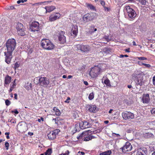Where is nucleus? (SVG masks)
Here are the masks:
<instances>
[{
  "label": "nucleus",
  "instance_id": "nucleus-1",
  "mask_svg": "<svg viewBox=\"0 0 155 155\" xmlns=\"http://www.w3.org/2000/svg\"><path fill=\"white\" fill-rule=\"evenodd\" d=\"M16 43L15 40L13 38L9 39L6 43L7 51L5 52V61L8 64L10 63L12 58V53L15 48Z\"/></svg>",
  "mask_w": 155,
  "mask_h": 155
},
{
  "label": "nucleus",
  "instance_id": "nucleus-2",
  "mask_svg": "<svg viewBox=\"0 0 155 155\" xmlns=\"http://www.w3.org/2000/svg\"><path fill=\"white\" fill-rule=\"evenodd\" d=\"M132 76L135 83L136 86H141L144 84V75L142 72L136 71L132 74Z\"/></svg>",
  "mask_w": 155,
  "mask_h": 155
},
{
  "label": "nucleus",
  "instance_id": "nucleus-3",
  "mask_svg": "<svg viewBox=\"0 0 155 155\" xmlns=\"http://www.w3.org/2000/svg\"><path fill=\"white\" fill-rule=\"evenodd\" d=\"M102 69L100 65L95 66L92 68L89 72V74L92 78H95L97 77L101 72Z\"/></svg>",
  "mask_w": 155,
  "mask_h": 155
},
{
  "label": "nucleus",
  "instance_id": "nucleus-4",
  "mask_svg": "<svg viewBox=\"0 0 155 155\" xmlns=\"http://www.w3.org/2000/svg\"><path fill=\"white\" fill-rule=\"evenodd\" d=\"M41 45L44 49L48 50L53 49L54 47V45L49 40L46 39H42Z\"/></svg>",
  "mask_w": 155,
  "mask_h": 155
},
{
  "label": "nucleus",
  "instance_id": "nucleus-5",
  "mask_svg": "<svg viewBox=\"0 0 155 155\" xmlns=\"http://www.w3.org/2000/svg\"><path fill=\"white\" fill-rule=\"evenodd\" d=\"M36 80L38 81V83L40 85L44 87H47L49 83L48 79L46 77H43L42 75L36 78Z\"/></svg>",
  "mask_w": 155,
  "mask_h": 155
},
{
  "label": "nucleus",
  "instance_id": "nucleus-6",
  "mask_svg": "<svg viewBox=\"0 0 155 155\" xmlns=\"http://www.w3.org/2000/svg\"><path fill=\"white\" fill-rule=\"evenodd\" d=\"M16 28L18 35L21 36H24L25 35L26 33L25 29L22 24L18 22Z\"/></svg>",
  "mask_w": 155,
  "mask_h": 155
},
{
  "label": "nucleus",
  "instance_id": "nucleus-7",
  "mask_svg": "<svg viewBox=\"0 0 155 155\" xmlns=\"http://www.w3.org/2000/svg\"><path fill=\"white\" fill-rule=\"evenodd\" d=\"M125 8L129 18L130 20L133 19L136 16L135 11L129 5L126 6Z\"/></svg>",
  "mask_w": 155,
  "mask_h": 155
},
{
  "label": "nucleus",
  "instance_id": "nucleus-8",
  "mask_svg": "<svg viewBox=\"0 0 155 155\" xmlns=\"http://www.w3.org/2000/svg\"><path fill=\"white\" fill-rule=\"evenodd\" d=\"M76 47L78 50H80L83 52H87L90 50V47L87 45L78 44L76 45Z\"/></svg>",
  "mask_w": 155,
  "mask_h": 155
},
{
  "label": "nucleus",
  "instance_id": "nucleus-9",
  "mask_svg": "<svg viewBox=\"0 0 155 155\" xmlns=\"http://www.w3.org/2000/svg\"><path fill=\"white\" fill-rule=\"evenodd\" d=\"M87 134L88 133L87 132L82 133L78 137H77V138L79 139L84 137L83 139H84V141H88L94 138V136H91L90 135H87Z\"/></svg>",
  "mask_w": 155,
  "mask_h": 155
},
{
  "label": "nucleus",
  "instance_id": "nucleus-10",
  "mask_svg": "<svg viewBox=\"0 0 155 155\" xmlns=\"http://www.w3.org/2000/svg\"><path fill=\"white\" fill-rule=\"evenodd\" d=\"M122 116L123 118L125 120L133 119L134 118V117L133 113L127 111L122 112Z\"/></svg>",
  "mask_w": 155,
  "mask_h": 155
},
{
  "label": "nucleus",
  "instance_id": "nucleus-11",
  "mask_svg": "<svg viewBox=\"0 0 155 155\" xmlns=\"http://www.w3.org/2000/svg\"><path fill=\"white\" fill-rule=\"evenodd\" d=\"M39 24L38 22L35 21L33 22L31 25L29 29L32 31L35 32L38 31H40L39 28Z\"/></svg>",
  "mask_w": 155,
  "mask_h": 155
},
{
  "label": "nucleus",
  "instance_id": "nucleus-12",
  "mask_svg": "<svg viewBox=\"0 0 155 155\" xmlns=\"http://www.w3.org/2000/svg\"><path fill=\"white\" fill-rule=\"evenodd\" d=\"M132 147L130 143L129 142H127L125 145L122 147L120 148L122 150L123 152H126L130 151L132 149Z\"/></svg>",
  "mask_w": 155,
  "mask_h": 155
},
{
  "label": "nucleus",
  "instance_id": "nucleus-13",
  "mask_svg": "<svg viewBox=\"0 0 155 155\" xmlns=\"http://www.w3.org/2000/svg\"><path fill=\"white\" fill-rule=\"evenodd\" d=\"M65 32L61 31L58 33V38L61 43L64 44L66 41V39L64 35Z\"/></svg>",
  "mask_w": 155,
  "mask_h": 155
},
{
  "label": "nucleus",
  "instance_id": "nucleus-14",
  "mask_svg": "<svg viewBox=\"0 0 155 155\" xmlns=\"http://www.w3.org/2000/svg\"><path fill=\"white\" fill-rule=\"evenodd\" d=\"M61 16V15L59 13H54L49 17V20L51 21H55L59 19Z\"/></svg>",
  "mask_w": 155,
  "mask_h": 155
},
{
  "label": "nucleus",
  "instance_id": "nucleus-15",
  "mask_svg": "<svg viewBox=\"0 0 155 155\" xmlns=\"http://www.w3.org/2000/svg\"><path fill=\"white\" fill-rule=\"evenodd\" d=\"M79 124L80 128L82 129L88 128L90 126L88 122L84 120L80 122Z\"/></svg>",
  "mask_w": 155,
  "mask_h": 155
},
{
  "label": "nucleus",
  "instance_id": "nucleus-16",
  "mask_svg": "<svg viewBox=\"0 0 155 155\" xmlns=\"http://www.w3.org/2000/svg\"><path fill=\"white\" fill-rule=\"evenodd\" d=\"M147 151L145 148H140L136 152V155H146Z\"/></svg>",
  "mask_w": 155,
  "mask_h": 155
},
{
  "label": "nucleus",
  "instance_id": "nucleus-17",
  "mask_svg": "<svg viewBox=\"0 0 155 155\" xmlns=\"http://www.w3.org/2000/svg\"><path fill=\"white\" fill-rule=\"evenodd\" d=\"M150 99L149 94H143V95L142 101L143 103H147L150 101Z\"/></svg>",
  "mask_w": 155,
  "mask_h": 155
},
{
  "label": "nucleus",
  "instance_id": "nucleus-18",
  "mask_svg": "<svg viewBox=\"0 0 155 155\" xmlns=\"http://www.w3.org/2000/svg\"><path fill=\"white\" fill-rule=\"evenodd\" d=\"M86 108L87 110L90 112L95 113V112L96 107L95 105H87Z\"/></svg>",
  "mask_w": 155,
  "mask_h": 155
},
{
  "label": "nucleus",
  "instance_id": "nucleus-19",
  "mask_svg": "<svg viewBox=\"0 0 155 155\" xmlns=\"http://www.w3.org/2000/svg\"><path fill=\"white\" fill-rule=\"evenodd\" d=\"M143 136L145 138H153L155 136V133L153 134L151 133L148 132L144 133Z\"/></svg>",
  "mask_w": 155,
  "mask_h": 155
},
{
  "label": "nucleus",
  "instance_id": "nucleus-20",
  "mask_svg": "<svg viewBox=\"0 0 155 155\" xmlns=\"http://www.w3.org/2000/svg\"><path fill=\"white\" fill-rule=\"evenodd\" d=\"M11 77L7 75L5 77V79L4 86L5 84H8L11 82Z\"/></svg>",
  "mask_w": 155,
  "mask_h": 155
},
{
  "label": "nucleus",
  "instance_id": "nucleus-21",
  "mask_svg": "<svg viewBox=\"0 0 155 155\" xmlns=\"http://www.w3.org/2000/svg\"><path fill=\"white\" fill-rule=\"evenodd\" d=\"M46 9V12H50L55 9V7L53 6H46L45 8Z\"/></svg>",
  "mask_w": 155,
  "mask_h": 155
},
{
  "label": "nucleus",
  "instance_id": "nucleus-22",
  "mask_svg": "<svg viewBox=\"0 0 155 155\" xmlns=\"http://www.w3.org/2000/svg\"><path fill=\"white\" fill-rule=\"evenodd\" d=\"M48 138L50 140H53L56 138L55 135L54 134V132L51 131L47 135Z\"/></svg>",
  "mask_w": 155,
  "mask_h": 155
},
{
  "label": "nucleus",
  "instance_id": "nucleus-23",
  "mask_svg": "<svg viewBox=\"0 0 155 155\" xmlns=\"http://www.w3.org/2000/svg\"><path fill=\"white\" fill-rule=\"evenodd\" d=\"M85 5L88 8H90L92 10H95V8L92 4L88 3H86L85 4Z\"/></svg>",
  "mask_w": 155,
  "mask_h": 155
},
{
  "label": "nucleus",
  "instance_id": "nucleus-24",
  "mask_svg": "<svg viewBox=\"0 0 155 155\" xmlns=\"http://www.w3.org/2000/svg\"><path fill=\"white\" fill-rule=\"evenodd\" d=\"M88 14L85 15L83 17V20L85 22H87L89 21H91Z\"/></svg>",
  "mask_w": 155,
  "mask_h": 155
},
{
  "label": "nucleus",
  "instance_id": "nucleus-25",
  "mask_svg": "<svg viewBox=\"0 0 155 155\" xmlns=\"http://www.w3.org/2000/svg\"><path fill=\"white\" fill-rule=\"evenodd\" d=\"M91 21L93 20L95 18V16L96 14L95 13H88Z\"/></svg>",
  "mask_w": 155,
  "mask_h": 155
},
{
  "label": "nucleus",
  "instance_id": "nucleus-26",
  "mask_svg": "<svg viewBox=\"0 0 155 155\" xmlns=\"http://www.w3.org/2000/svg\"><path fill=\"white\" fill-rule=\"evenodd\" d=\"M111 153V150H108L106 151L102 152L100 153V155H110Z\"/></svg>",
  "mask_w": 155,
  "mask_h": 155
},
{
  "label": "nucleus",
  "instance_id": "nucleus-27",
  "mask_svg": "<svg viewBox=\"0 0 155 155\" xmlns=\"http://www.w3.org/2000/svg\"><path fill=\"white\" fill-rule=\"evenodd\" d=\"M53 110L55 112V114L56 115L58 116L60 115L61 113L58 109L54 107L53 108Z\"/></svg>",
  "mask_w": 155,
  "mask_h": 155
},
{
  "label": "nucleus",
  "instance_id": "nucleus-28",
  "mask_svg": "<svg viewBox=\"0 0 155 155\" xmlns=\"http://www.w3.org/2000/svg\"><path fill=\"white\" fill-rule=\"evenodd\" d=\"M16 79H15L14 81L11 83L10 84V87L13 89L15 88V87L16 85V83L15 82Z\"/></svg>",
  "mask_w": 155,
  "mask_h": 155
},
{
  "label": "nucleus",
  "instance_id": "nucleus-29",
  "mask_svg": "<svg viewBox=\"0 0 155 155\" xmlns=\"http://www.w3.org/2000/svg\"><path fill=\"white\" fill-rule=\"evenodd\" d=\"M52 153V149L51 148H49L45 153V155H50Z\"/></svg>",
  "mask_w": 155,
  "mask_h": 155
},
{
  "label": "nucleus",
  "instance_id": "nucleus-30",
  "mask_svg": "<svg viewBox=\"0 0 155 155\" xmlns=\"http://www.w3.org/2000/svg\"><path fill=\"white\" fill-rule=\"evenodd\" d=\"M94 26H91L90 27L89 30L88 31L89 33L92 34L93 33Z\"/></svg>",
  "mask_w": 155,
  "mask_h": 155
},
{
  "label": "nucleus",
  "instance_id": "nucleus-31",
  "mask_svg": "<svg viewBox=\"0 0 155 155\" xmlns=\"http://www.w3.org/2000/svg\"><path fill=\"white\" fill-rule=\"evenodd\" d=\"M104 83L107 86L110 85V81L108 79H106L104 81Z\"/></svg>",
  "mask_w": 155,
  "mask_h": 155
},
{
  "label": "nucleus",
  "instance_id": "nucleus-32",
  "mask_svg": "<svg viewBox=\"0 0 155 155\" xmlns=\"http://www.w3.org/2000/svg\"><path fill=\"white\" fill-rule=\"evenodd\" d=\"M94 94L93 92L91 93L88 96V98L90 100H92L94 98Z\"/></svg>",
  "mask_w": 155,
  "mask_h": 155
},
{
  "label": "nucleus",
  "instance_id": "nucleus-33",
  "mask_svg": "<svg viewBox=\"0 0 155 155\" xmlns=\"http://www.w3.org/2000/svg\"><path fill=\"white\" fill-rule=\"evenodd\" d=\"M60 120V118L59 117H57L55 118H53L52 119V121H54L55 124H58V121L59 120Z\"/></svg>",
  "mask_w": 155,
  "mask_h": 155
},
{
  "label": "nucleus",
  "instance_id": "nucleus-34",
  "mask_svg": "<svg viewBox=\"0 0 155 155\" xmlns=\"http://www.w3.org/2000/svg\"><path fill=\"white\" fill-rule=\"evenodd\" d=\"M78 30V26L76 25H73L72 26L71 31Z\"/></svg>",
  "mask_w": 155,
  "mask_h": 155
},
{
  "label": "nucleus",
  "instance_id": "nucleus-35",
  "mask_svg": "<svg viewBox=\"0 0 155 155\" xmlns=\"http://www.w3.org/2000/svg\"><path fill=\"white\" fill-rule=\"evenodd\" d=\"M139 2L142 5H146V0H139Z\"/></svg>",
  "mask_w": 155,
  "mask_h": 155
},
{
  "label": "nucleus",
  "instance_id": "nucleus-36",
  "mask_svg": "<svg viewBox=\"0 0 155 155\" xmlns=\"http://www.w3.org/2000/svg\"><path fill=\"white\" fill-rule=\"evenodd\" d=\"M104 38L105 39H106L107 40V41L108 42L110 40V39L109 38V36H105L104 37Z\"/></svg>",
  "mask_w": 155,
  "mask_h": 155
},
{
  "label": "nucleus",
  "instance_id": "nucleus-37",
  "mask_svg": "<svg viewBox=\"0 0 155 155\" xmlns=\"http://www.w3.org/2000/svg\"><path fill=\"white\" fill-rule=\"evenodd\" d=\"M5 103L7 106H8L10 104L11 102L9 100L7 99L5 101Z\"/></svg>",
  "mask_w": 155,
  "mask_h": 155
},
{
  "label": "nucleus",
  "instance_id": "nucleus-38",
  "mask_svg": "<svg viewBox=\"0 0 155 155\" xmlns=\"http://www.w3.org/2000/svg\"><path fill=\"white\" fill-rule=\"evenodd\" d=\"M59 131L60 130L59 129H57L52 131V132H54V134L55 135V136H56L57 134H58Z\"/></svg>",
  "mask_w": 155,
  "mask_h": 155
},
{
  "label": "nucleus",
  "instance_id": "nucleus-39",
  "mask_svg": "<svg viewBox=\"0 0 155 155\" xmlns=\"http://www.w3.org/2000/svg\"><path fill=\"white\" fill-rule=\"evenodd\" d=\"M71 31H72V33L74 36H76L77 35L78 33V30H75Z\"/></svg>",
  "mask_w": 155,
  "mask_h": 155
},
{
  "label": "nucleus",
  "instance_id": "nucleus-40",
  "mask_svg": "<svg viewBox=\"0 0 155 155\" xmlns=\"http://www.w3.org/2000/svg\"><path fill=\"white\" fill-rule=\"evenodd\" d=\"M19 66V64L17 62L15 63L14 66V68L15 69H16V68H18Z\"/></svg>",
  "mask_w": 155,
  "mask_h": 155
},
{
  "label": "nucleus",
  "instance_id": "nucleus-41",
  "mask_svg": "<svg viewBox=\"0 0 155 155\" xmlns=\"http://www.w3.org/2000/svg\"><path fill=\"white\" fill-rule=\"evenodd\" d=\"M137 58L138 60H147V58L144 57H138Z\"/></svg>",
  "mask_w": 155,
  "mask_h": 155
},
{
  "label": "nucleus",
  "instance_id": "nucleus-42",
  "mask_svg": "<svg viewBox=\"0 0 155 155\" xmlns=\"http://www.w3.org/2000/svg\"><path fill=\"white\" fill-rule=\"evenodd\" d=\"M142 65H144L147 68H150L151 67L150 65L148 64H146L144 63H142Z\"/></svg>",
  "mask_w": 155,
  "mask_h": 155
},
{
  "label": "nucleus",
  "instance_id": "nucleus-43",
  "mask_svg": "<svg viewBox=\"0 0 155 155\" xmlns=\"http://www.w3.org/2000/svg\"><path fill=\"white\" fill-rule=\"evenodd\" d=\"M5 147H6V149L7 150L8 149V148L9 147V143L8 142H6L5 143Z\"/></svg>",
  "mask_w": 155,
  "mask_h": 155
},
{
  "label": "nucleus",
  "instance_id": "nucleus-44",
  "mask_svg": "<svg viewBox=\"0 0 155 155\" xmlns=\"http://www.w3.org/2000/svg\"><path fill=\"white\" fill-rule=\"evenodd\" d=\"M99 2L100 4L102 5V6H104L105 5V3L104 1H102L101 0H100Z\"/></svg>",
  "mask_w": 155,
  "mask_h": 155
},
{
  "label": "nucleus",
  "instance_id": "nucleus-45",
  "mask_svg": "<svg viewBox=\"0 0 155 155\" xmlns=\"http://www.w3.org/2000/svg\"><path fill=\"white\" fill-rule=\"evenodd\" d=\"M14 9V7L13 6H9L8 9L9 10H12Z\"/></svg>",
  "mask_w": 155,
  "mask_h": 155
},
{
  "label": "nucleus",
  "instance_id": "nucleus-46",
  "mask_svg": "<svg viewBox=\"0 0 155 155\" xmlns=\"http://www.w3.org/2000/svg\"><path fill=\"white\" fill-rule=\"evenodd\" d=\"M69 153V151L68 150H67L66 152L65 153H62L60 154L59 155H68V154Z\"/></svg>",
  "mask_w": 155,
  "mask_h": 155
},
{
  "label": "nucleus",
  "instance_id": "nucleus-47",
  "mask_svg": "<svg viewBox=\"0 0 155 155\" xmlns=\"http://www.w3.org/2000/svg\"><path fill=\"white\" fill-rule=\"evenodd\" d=\"M70 100V98L69 97H68L67 98V99L66 101H65V103H69V100Z\"/></svg>",
  "mask_w": 155,
  "mask_h": 155
},
{
  "label": "nucleus",
  "instance_id": "nucleus-48",
  "mask_svg": "<svg viewBox=\"0 0 155 155\" xmlns=\"http://www.w3.org/2000/svg\"><path fill=\"white\" fill-rule=\"evenodd\" d=\"M151 112L152 114H155V108L152 109Z\"/></svg>",
  "mask_w": 155,
  "mask_h": 155
},
{
  "label": "nucleus",
  "instance_id": "nucleus-49",
  "mask_svg": "<svg viewBox=\"0 0 155 155\" xmlns=\"http://www.w3.org/2000/svg\"><path fill=\"white\" fill-rule=\"evenodd\" d=\"M12 112H14L16 114H18L19 113L17 109H15L14 111H12Z\"/></svg>",
  "mask_w": 155,
  "mask_h": 155
},
{
  "label": "nucleus",
  "instance_id": "nucleus-50",
  "mask_svg": "<svg viewBox=\"0 0 155 155\" xmlns=\"http://www.w3.org/2000/svg\"><path fill=\"white\" fill-rule=\"evenodd\" d=\"M17 3L18 4H19L21 3H24V1L23 0H20L17 1Z\"/></svg>",
  "mask_w": 155,
  "mask_h": 155
},
{
  "label": "nucleus",
  "instance_id": "nucleus-51",
  "mask_svg": "<svg viewBox=\"0 0 155 155\" xmlns=\"http://www.w3.org/2000/svg\"><path fill=\"white\" fill-rule=\"evenodd\" d=\"M114 134L115 135H116V137H120V135L119 134H116V133H112V135H113V136H114Z\"/></svg>",
  "mask_w": 155,
  "mask_h": 155
},
{
  "label": "nucleus",
  "instance_id": "nucleus-52",
  "mask_svg": "<svg viewBox=\"0 0 155 155\" xmlns=\"http://www.w3.org/2000/svg\"><path fill=\"white\" fill-rule=\"evenodd\" d=\"M31 84H30L29 85V87H28V88H27V89L28 90L30 89L31 88Z\"/></svg>",
  "mask_w": 155,
  "mask_h": 155
},
{
  "label": "nucleus",
  "instance_id": "nucleus-53",
  "mask_svg": "<svg viewBox=\"0 0 155 155\" xmlns=\"http://www.w3.org/2000/svg\"><path fill=\"white\" fill-rule=\"evenodd\" d=\"M14 95V98L15 99L17 100L18 99L17 94H15Z\"/></svg>",
  "mask_w": 155,
  "mask_h": 155
},
{
  "label": "nucleus",
  "instance_id": "nucleus-54",
  "mask_svg": "<svg viewBox=\"0 0 155 155\" xmlns=\"http://www.w3.org/2000/svg\"><path fill=\"white\" fill-rule=\"evenodd\" d=\"M28 134L30 136H32L33 135V133L32 132H28Z\"/></svg>",
  "mask_w": 155,
  "mask_h": 155
},
{
  "label": "nucleus",
  "instance_id": "nucleus-55",
  "mask_svg": "<svg viewBox=\"0 0 155 155\" xmlns=\"http://www.w3.org/2000/svg\"><path fill=\"white\" fill-rule=\"evenodd\" d=\"M78 153H81L82 155H84L85 154V153L83 152L79 151Z\"/></svg>",
  "mask_w": 155,
  "mask_h": 155
},
{
  "label": "nucleus",
  "instance_id": "nucleus-56",
  "mask_svg": "<svg viewBox=\"0 0 155 155\" xmlns=\"http://www.w3.org/2000/svg\"><path fill=\"white\" fill-rule=\"evenodd\" d=\"M13 120V119H11L10 120V119H9V120H8V121L11 122L12 123H14V121H12Z\"/></svg>",
  "mask_w": 155,
  "mask_h": 155
},
{
  "label": "nucleus",
  "instance_id": "nucleus-57",
  "mask_svg": "<svg viewBox=\"0 0 155 155\" xmlns=\"http://www.w3.org/2000/svg\"><path fill=\"white\" fill-rule=\"evenodd\" d=\"M33 51V50L32 49H31L30 50H29L28 51V53H29L30 54H31L32 53Z\"/></svg>",
  "mask_w": 155,
  "mask_h": 155
},
{
  "label": "nucleus",
  "instance_id": "nucleus-58",
  "mask_svg": "<svg viewBox=\"0 0 155 155\" xmlns=\"http://www.w3.org/2000/svg\"><path fill=\"white\" fill-rule=\"evenodd\" d=\"M103 7H104V10L105 11H106V10H107V11H108V8L107 7L105 6H103Z\"/></svg>",
  "mask_w": 155,
  "mask_h": 155
},
{
  "label": "nucleus",
  "instance_id": "nucleus-59",
  "mask_svg": "<svg viewBox=\"0 0 155 155\" xmlns=\"http://www.w3.org/2000/svg\"><path fill=\"white\" fill-rule=\"evenodd\" d=\"M84 83L85 85H87L88 84V82L87 81H84Z\"/></svg>",
  "mask_w": 155,
  "mask_h": 155
},
{
  "label": "nucleus",
  "instance_id": "nucleus-60",
  "mask_svg": "<svg viewBox=\"0 0 155 155\" xmlns=\"http://www.w3.org/2000/svg\"><path fill=\"white\" fill-rule=\"evenodd\" d=\"M129 50H130V48H129L128 49H126L125 50V51H126L127 52H130Z\"/></svg>",
  "mask_w": 155,
  "mask_h": 155
},
{
  "label": "nucleus",
  "instance_id": "nucleus-61",
  "mask_svg": "<svg viewBox=\"0 0 155 155\" xmlns=\"http://www.w3.org/2000/svg\"><path fill=\"white\" fill-rule=\"evenodd\" d=\"M110 52V50L109 49H107V50H106V52L107 53H109V52Z\"/></svg>",
  "mask_w": 155,
  "mask_h": 155
},
{
  "label": "nucleus",
  "instance_id": "nucleus-62",
  "mask_svg": "<svg viewBox=\"0 0 155 155\" xmlns=\"http://www.w3.org/2000/svg\"><path fill=\"white\" fill-rule=\"evenodd\" d=\"M133 45H134V46H136L137 45H136L135 41H133Z\"/></svg>",
  "mask_w": 155,
  "mask_h": 155
},
{
  "label": "nucleus",
  "instance_id": "nucleus-63",
  "mask_svg": "<svg viewBox=\"0 0 155 155\" xmlns=\"http://www.w3.org/2000/svg\"><path fill=\"white\" fill-rule=\"evenodd\" d=\"M14 89H12V88H11L10 87V89L9 90V92H11Z\"/></svg>",
  "mask_w": 155,
  "mask_h": 155
},
{
  "label": "nucleus",
  "instance_id": "nucleus-64",
  "mask_svg": "<svg viewBox=\"0 0 155 155\" xmlns=\"http://www.w3.org/2000/svg\"><path fill=\"white\" fill-rule=\"evenodd\" d=\"M72 76L71 75H68V79H70L72 78Z\"/></svg>",
  "mask_w": 155,
  "mask_h": 155
}]
</instances>
